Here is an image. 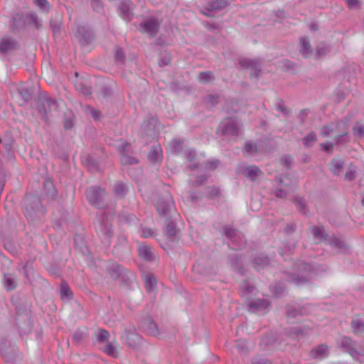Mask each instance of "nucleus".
<instances>
[{"label":"nucleus","instance_id":"f257e3e1","mask_svg":"<svg viewBox=\"0 0 364 364\" xmlns=\"http://www.w3.org/2000/svg\"><path fill=\"white\" fill-rule=\"evenodd\" d=\"M348 129L346 123L340 122L336 124H332L331 126L323 127L321 134L323 137H331L336 140L338 138L346 136L348 133Z\"/></svg>","mask_w":364,"mask_h":364},{"label":"nucleus","instance_id":"f03ea898","mask_svg":"<svg viewBox=\"0 0 364 364\" xmlns=\"http://www.w3.org/2000/svg\"><path fill=\"white\" fill-rule=\"evenodd\" d=\"M86 196L90 203L101 208L105 205V191L99 187L90 188L86 191Z\"/></svg>","mask_w":364,"mask_h":364},{"label":"nucleus","instance_id":"7ed1b4c3","mask_svg":"<svg viewBox=\"0 0 364 364\" xmlns=\"http://www.w3.org/2000/svg\"><path fill=\"white\" fill-rule=\"evenodd\" d=\"M159 26V22L156 18H150L141 24L140 30L144 33L154 36L157 33Z\"/></svg>","mask_w":364,"mask_h":364},{"label":"nucleus","instance_id":"20e7f679","mask_svg":"<svg viewBox=\"0 0 364 364\" xmlns=\"http://www.w3.org/2000/svg\"><path fill=\"white\" fill-rule=\"evenodd\" d=\"M17 46V42L10 37H4L0 40V50L2 52L14 50Z\"/></svg>","mask_w":364,"mask_h":364},{"label":"nucleus","instance_id":"39448f33","mask_svg":"<svg viewBox=\"0 0 364 364\" xmlns=\"http://www.w3.org/2000/svg\"><path fill=\"white\" fill-rule=\"evenodd\" d=\"M351 327L354 333H363L364 332V316L355 317L352 321Z\"/></svg>","mask_w":364,"mask_h":364},{"label":"nucleus","instance_id":"423d86ee","mask_svg":"<svg viewBox=\"0 0 364 364\" xmlns=\"http://www.w3.org/2000/svg\"><path fill=\"white\" fill-rule=\"evenodd\" d=\"M276 180L281 184H284L285 186L277 190L275 194L278 198H285L287 195V192L289 189V185L291 180L288 177H285L284 179L282 178H276Z\"/></svg>","mask_w":364,"mask_h":364},{"label":"nucleus","instance_id":"0eeeda50","mask_svg":"<svg viewBox=\"0 0 364 364\" xmlns=\"http://www.w3.org/2000/svg\"><path fill=\"white\" fill-rule=\"evenodd\" d=\"M149 159L154 163H160L163 159L162 149L159 146H154L152 147L149 154Z\"/></svg>","mask_w":364,"mask_h":364},{"label":"nucleus","instance_id":"6e6552de","mask_svg":"<svg viewBox=\"0 0 364 364\" xmlns=\"http://www.w3.org/2000/svg\"><path fill=\"white\" fill-rule=\"evenodd\" d=\"M345 162L340 158L333 159L330 163V170L334 175H338L341 173Z\"/></svg>","mask_w":364,"mask_h":364},{"label":"nucleus","instance_id":"1a4fd4ad","mask_svg":"<svg viewBox=\"0 0 364 364\" xmlns=\"http://www.w3.org/2000/svg\"><path fill=\"white\" fill-rule=\"evenodd\" d=\"M242 173L251 181H254L261 173V171L255 166H247L242 171Z\"/></svg>","mask_w":364,"mask_h":364},{"label":"nucleus","instance_id":"9d476101","mask_svg":"<svg viewBox=\"0 0 364 364\" xmlns=\"http://www.w3.org/2000/svg\"><path fill=\"white\" fill-rule=\"evenodd\" d=\"M144 328H145V331H146V333L150 336H156V337L160 336V333L159 331L157 324L151 320H148L144 323Z\"/></svg>","mask_w":364,"mask_h":364},{"label":"nucleus","instance_id":"9b49d317","mask_svg":"<svg viewBox=\"0 0 364 364\" xmlns=\"http://www.w3.org/2000/svg\"><path fill=\"white\" fill-rule=\"evenodd\" d=\"M300 52L304 57H308L311 53V45L308 38H301L299 40Z\"/></svg>","mask_w":364,"mask_h":364},{"label":"nucleus","instance_id":"f8f14e48","mask_svg":"<svg viewBox=\"0 0 364 364\" xmlns=\"http://www.w3.org/2000/svg\"><path fill=\"white\" fill-rule=\"evenodd\" d=\"M144 286L146 291L152 292L156 287V279L152 274L145 275L144 277Z\"/></svg>","mask_w":364,"mask_h":364},{"label":"nucleus","instance_id":"ddd939ff","mask_svg":"<svg viewBox=\"0 0 364 364\" xmlns=\"http://www.w3.org/2000/svg\"><path fill=\"white\" fill-rule=\"evenodd\" d=\"M327 349L326 346L321 345L316 348L313 349L310 353V355L313 358H323L327 355Z\"/></svg>","mask_w":364,"mask_h":364},{"label":"nucleus","instance_id":"4468645a","mask_svg":"<svg viewBox=\"0 0 364 364\" xmlns=\"http://www.w3.org/2000/svg\"><path fill=\"white\" fill-rule=\"evenodd\" d=\"M223 132L225 134L237 135V127L235 122L228 120L224 122Z\"/></svg>","mask_w":364,"mask_h":364},{"label":"nucleus","instance_id":"2eb2a0df","mask_svg":"<svg viewBox=\"0 0 364 364\" xmlns=\"http://www.w3.org/2000/svg\"><path fill=\"white\" fill-rule=\"evenodd\" d=\"M139 254L141 258L146 260H151L153 258V252L151 247L147 245H140L139 247Z\"/></svg>","mask_w":364,"mask_h":364},{"label":"nucleus","instance_id":"dca6fc26","mask_svg":"<svg viewBox=\"0 0 364 364\" xmlns=\"http://www.w3.org/2000/svg\"><path fill=\"white\" fill-rule=\"evenodd\" d=\"M126 343L129 346L134 347L141 340V338L139 335L133 333H129L126 335H124L122 337Z\"/></svg>","mask_w":364,"mask_h":364},{"label":"nucleus","instance_id":"f3484780","mask_svg":"<svg viewBox=\"0 0 364 364\" xmlns=\"http://www.w3.org/2000/svg\"><path fill=\"white\" fill-rule=\"evenodd\" d=\"M240 64L244 68L257 70V63L255 60L244 58L240 60Z\"/></svg>","mask_w":364,"mask_h":364},{"label":"nucleus","instance_id":"a211bd4d","mask_svg":"<svg viewBox=\"0 0 364 364\" xmlns=\"http://www.w3.org/2000/svg\"><path fill=\"white\" fill-rule=\"evenodd\" d=\"M357 168L356 166L350 164L345 175V178L348 181H353L356 176Z\"/></svg>","mask_w":364,"mask_h":364},{"label":"nucleus","instance_id":"6ab92c4d","mask_svg":"<svg viewBox=\"0 0 364 364\" xmlns=\"http://www.w3.org/2000/svg\"><path fill=\"white\" fill-rule=\"evenodd\" d=\"M4 285L8 290H13L16 287V280L10 276L5 275Z\"/></svg>","mask_w":364,"mask_h":364},{"label":"nucleus","instance_id":"aec40b11","mask_svg":"<svg viewBox=\"0 0 364 364\" xmlns=\"http://www.w3.org/2000/svg\"><path fill=\"white\" fill-rule=\"evenodd\" d=\"M104 351L107 355L112 356L114 358L117 357L118 354H119L117 348L115 346H114L113 345H112L111 343H107L105 346Z\"/></svg>","mask_w":364,"mask_h":364},{"label":"nucleus","instance_id":"412c9836","mask_svg":"<svg viewBox=\"0 0 364 364\" xmlns=\"http://www.w3.org/2000/svg\"><path fill=\"white\" fill-rule=\"evenodd\" d=\"M60 294L62 298H70L72 296L71 290L65 282L61 284Z\"/></svg>","mask_w":364,"mask_h":364},{"label":"nucleus","instance_id":"4be33fe9","mask_svg":"<svg viewBox=\"0 0 364 364\" xmlns=\"http://www.w3.org/2000/svg\"><path fill=\"white\" fill-rule=\"evenodd\" d=\"M76 89L84 95H90L92 93L91 88L83 85L80 82H77L75 85Z\"/></svg>","mask_w":364,"mask_h":364},{"label":"nucleus","instance_id":"5701e85b","mask_svg":"<svg viewBox=\"0 0 364 364\" xmlns=\"http://www.w3.org/2000/svg\"><path fill=\"white\" fill-rule=\"evenodd\" d=\"M109 333L105 330H99L96 333V338L99 342H105L109 339Z\"/></svg>","mask_w":364,"mask_h":364},{"label":"nucleus","instance_id":"b1692460","mask_svg":"<svg viewBox=\"0 0 364 364\" xmlns=\"http://www.w3.org/2000/svg\"><path fill=\"white\" fill-rule=\"evenodd\" d=\"M316 141V134L315 133H310L304 139V144L306 146H312Z\"/></svg>","mask_w":364,"mask_h":364},{"label":"nucleus","instance_id":"393cba45","mask_svg":"<svg viewBox=\"0 0 364 364\" xmlns=\"http://www.w3.org/2000/svg\"><path fill=\"white\" fill-rule=\"evenodd\" d=\"M353 132L355 135L364 138V124L357 123L353 128Z\"/></svg>","mask_w":364,"mask_h":364},{"label":"nucleus","instance_id":"a878e982","mask_svg":"<svg viewBox=\"0 0 364 364\" xmlns=\"http://www.w3.org/2000/svg\"><path fill=\"white\" fill-rule=\"evenodd\" d=\"M213 78L211 72L200 73L198 76V80L201 82H208Z\"/></svg>","mask_w":364,"mask_h":364},{"label":"nucleus","instance_id":"bb28decb","mask_svg":"<svg viewBox=\"0 0 364 364\" xmlns=\"http://www.w3.org/2000/svg\"><path fill=\"white\" fill-rule=\"evenodd\" d=\"M121 161L123 164H133L137 163L136 159L132 156H129L126 154H122Z\"/></svg>","mask_w":364,"mask_h":364},{"label":"nucleus","instance_id":"cd10ccee","mask_svg":"<svg viewBox=\"0 0 364 364\" xmlns=\"http://www.w3.org/2000/svg\"><path fill=\"white\" fill-rule=\"evenodd\" d=\"M257 151V146L255 144L251 143H247L245 146V151L247 154H253Z\"/></svg>","mask_w":364,"mask_h":364},{"label":"nucleus","instance_id":"c85d7f7f","mask_svg":"<svg viewBox=\"0 0 364 364\" xmlns=\"http://www.w3.org/2000/svg\"><path fill=\"white\" fill-rule=\"evenodd\" d=\"M311 230L315 238L318 239L323 237L322 230L320 228L314 226L311 229Z\"/></svg>","mask_w":364,"mask_h":364},{"label":"nucleus","instance_id":"c756f323","mask_svg":"<svg viewBox=\"0 0 364 364\" xmlns=\"http://www.w3.org/2000/svg\"><path fill=\"white\" fill-rule=\"evenodd\" d=\"M35 4L42 9H47L49 4L47 0H34Z\"/></svg>","mask_w":364,"mask_h":364},{"label":"nucleus","instance_id":"7c9ffc66","mask_svg":"<svg viewBox=\"0 0 364 364\" xmlns=\"http://www.w3.org/2000/svg\"><path fill=\"white\" fill-rule=\"evenodd\" d=\"M122 220L124 221L127 223L135 224L137 222V218L133 215H129L127 216L123 217L122 218Z\"/></svg>","mask_w":364,"mask_h":364},{"label":"nucleus","instance_id":"2f4dec72","mask_svg":"<svg viewBox=\"0 0 364 364\" xmlns=\"http://www.w3.org/2000/svg\"><path fill=\"white\" fill-rule=\"evenodd\" d=\"M114 191L117 194L122 196L124 192V186L122 183H117L115 185Z\"/></svg>","mask_w":364,"mask_h":364},{"label":"nucleus","instance_id":"473e14b6","mask_svg":"<svg viewBox=\"0 0 364 364\" xmlns=\"http://www.w3.org/2000/svg\"><path fill=\"white\" fill-rule=\"evenodd\" d=\"M92 6L94 9V10L97 11H100L102 9V5L99 0H95L92 1Z\"/></svg>","mask_w":364,"mask_h":364},{"label":"nucleus","instance_id":"72a5a7b5","mask_svg":"<svg viewBox=\"0 0 364 364\" xmlns=\"http://www.w3.org/2000/svg\"><path fill=\"white\" fill-rule=\"evenodd\" d=\"M282 163L286 165L287 166H291V164H292L293 162V159L291 156H284L282 160Z\"/></svg>","mask_w":364,"mask_h":364},{"label":"nucleus","instance_id":"f704fd0d","mask_svg":"<svg viewBox=\"0 0 364 364\" xmlns=\"http://www.w3.org/2000/svg\"><path fill=\"white\" fill-rule=\"evenodd\" d=\"M323 150L330 151L333 149V144L330 142H326L321 144Z\"/></svg>","mask_w":364,"mask_h":364},{"label":"nucleus","instance_id":"c9c22d12","mask_svg":"<svg viewBox=\"0 0 364 364\" xmlns=\"http://www.w3.org/2000/svg\"><path fill=\"white\" fill-rule=\"evenodd\" d=\"M116 58L118 60H122L124 58V53L122 50L117 49L116 50Z\"/></svg>","mask_w":364,"mask_h":364},{"label":"nucleus","instance_id":"e433bc0d","mask_svg":"<svg viewBox=\"0 0 364 364\" xmlns=\"http://www.w3.org/2000/svg\"><path fill=\"white\" fill-rule=\"evenodd\" d=\"M296 207L299 210H302L305 208V204L301 200H298L296 202Z\"/></svg>","mask_w":364,"mask_h":364},{"label":"nucleus","instance_id":"4c0bfd02","mask_svg":"<svg viewBox=\"0 0 364 364\" xmlns=\"http://www.w3.org/2000/svg\"><path fill=\"white\" fill-rule=\"evenodd\" d=\"M346 1L351 8L358 4V0H346Z\"/></svg>","mask_w":364,"mask_h":364},{"label":"nucleus","instance_id":"58836bf2","mask_svg":"<svg viewBox=\"0 0 364 364\" xmlns=\"http://www.w3.org/2000/svg\"><path fill=\"white\" fill-rule=\"evenodd\" d=\"M47 104L49 106L50 109H51L52 108H54L55 109L57 107V102L55 101H53V100H48L47 101Z\"/></svg>","mask_w":364,"mask_h":364},{"label":"nucleus","instance_id":"ea45409f","mask_svg":"<svg viewBox=\"0 0 364 364\" xmlns=\"http://www.w3.org/2000/svg\"><path fill=\"white\" fill-rule=\"evenodd\" d=\"M251 207L253 210H257V209L259 208L260 207V204L259 203H257V204H254L253 203H251Z\"/></svg>","mask_w":364,"mask_h":364},{"label":"nucleus","instance_id":"a19ab883","mask_svg":"<svg viewBox=\"0 0 364 364\" xmlns=\"http://www.w3.org/2000/svg\"><path fill=\"white\" fill-rule=\"evenodd\" d=\"M100 116V113L99 112L96 111V110H93L92 111V117L95 118V119H97Z\"/></svg>","mask_w":364,"mask_h":364},{"label":"nucleus","instance_id":"79ce46f5","mask_svg":"<svg viewBox=\"0 0 364 364\" xmlns=\"http://www.w3.org/2000/svg\"><path fill=\"white\" fill-rule=\"evenodd\" d=\"M45 186L48 188H53V185L51 181H47L45 183Z\"/></svg>","mask_w":364,"mask_h":364},{"label":"nucleus","instance_id":"37998d69","mask_svg":"<svg viewBox=\"0 0 364 364\" xmlns=\"http://www.w3.org/2000/svg\"><path fill=\"white\" fill-rule=\"evenodd\" d=\"M65 127H66L67 129H70V128H71V127H72V124H71V123H68V122H66V123H65Z\"/></svg>","mask_w":364,"mask_h":364},{"label":"nucleus","instance_id":"c03bdc74","mask_svg":"<svg viewBox=\"0 0 364 364\" xmlns=\"http://www.w3.org/2000/svg\"><path fill=\"white\" fill-rule=\"evenodd\" d=\"M323 54H325V52H322L321 50H318V55H323Z\"/></svg>","mask_w":364,"mask_h":364},{"label":"nucleus","instance_id":"a18cd8bd","mask_svg":"<svg viewBox=\"0 0 364 364\" xmlns=\"http://www.w3.org/2000/svg\"><path fill=\"white\" fill-rule=\"evenodd\" d=\"M149 235H151V232H149V233H148V234H146L145 232L144 233V237H149Z\"/></svg>","mask_w":364,"mask_h":364},{"label":"nucleus","instance_id":"49530a36","mask_svg":"<svg viewBox=\"0 0 364 364\" xmlns=\"http://www.w3.org/2000/svg\"><path fill=\"white\" fill-rule=\"evenodd\" d=\"M35 23L36 24V26L38 28L40 26H39V23H38V22L37 21L36 19L35 20Z\"/></svg>","mask_w":364,"mask_h":364},{"label":"nucleus","instance_id":"de8ad7c7","mask_svg":"<svg viewBox=\"0 0 364 364\" xmlns=\"http://www.w3.org/2000/svg\"><path fill=\"white\" fill-rule=\"evenodd\" d=\"M345 339L346 340V341H347V342L350 341V339H349V338H345Z\"/></svg>","mask_w":364,"mask_h":364}]
</instances>
